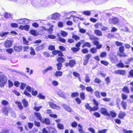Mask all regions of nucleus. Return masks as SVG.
Returning <instances> with one entry per match:
<instances>
[{"mask_svg":"<svg viewBox=\"0 0 133 133\" xmlns=\"http://www.w3.org/2000/svg\"><path fill=\"white\" fill-rule=\"evenodd\" d=\"M77 123L76 121H74L71 124V126L74 128H76L77 127Z\"/></svg>","mask_w":133,"mask_h":133,"instance_id":"obj_63","label":"nucleus"},{"mask_svg":"<svg viewBox=\"0 0 133 133\" xmlns=\"http://www.w3.org/2000/svg\"><path fill=\"white\" fill-rule=\"evenodd\" d=\"M114 73L116 74H119L120 75L124 76L125 75L126 71L123 69H118L115 71Z\"/></svg>","mask_w":133,"mask_h":133,"instance_id":"obj_9","label":"nucleus"},{"mask_svg":"<svg viewBox=\"0 0 133 133\" xmlns=\"http://www.w3.org/2000/svg\"><path fill=\"white\" fill-rule=\"evenodd\" d=\"M93 43L94 45H96V48L97 49H99L101 48L102 46V45L101 44H99V42L98 41H94L93 42Z\"/></svg>","mask_w":133,"mask_h":133,"instance_id":"obj_17","label":"nucleus"},{"mask_svg":"<svg viewBox=\"0 0 133 133\" xmlns=\"http://www.w3.org/2000/svg\"><path fill=\"white\" fill-rule=\"evenodd\" d=\"M115 44L117 46H121L119 48V52H117V55L119 57H126L127 55V54L124 52V48L123 46H122L123 43L121 42H119L118 41L115 42Z\"/></svg>","mask_w":133,"mask_h":133,"instance_id":"obj_2","label":"nucleus"},{"mask_svg":"<svg viewBox=\"0 0 133 133\" xmlns=\"http://www.w3.org/2000/svg\"><path fill=\"white\" fill-rule=\"evenodd\" d=\"M126 115V114L125 112L122 111H120L118 114V117L120 119H123Z\"/></svg>","mask_w":133,"mask_h":133,"instance_id":"obj_16","label":"nucleus"},{"mask_svg":"<svg viewBox=\"0 0 133 133\" xmlns=\"http://www.w3.org/2000/svg\"><path fill=\"white\" fill-rule=\"evenodd\" d=\"M122 131L123 133H132L133 132L131 130H128L125 129H123Z\"/></svg>","mask_w":133,"mask_h":133,"instance_id":"obj_64","label":"nucleus"},{"mask_svg":"<svg viewBox=\"0 0 133 133\" xmlns=\"http://www.w3.org/2000/svg\"><path fill=\"white\" fill-rule=\"evenodd\" d=\"M30 50L31 51L30 52V54L31 55L34 56L36 55L35 51L32 47H31L30 48Z\"/></svg>","mask_w":133,"mask_h":133,"instance_id":"obj_39","label":"nucleus"},{"mask_svg":"<svg viewBox=\"0 0 133 133\" xmlns=\"http://www.w3.org/2000/svg\"><path fill=\"white\" fill-rule=\"evenodd\" d=\"M80 49L79 48H77V47H74L71 48V50L73 52L75 53L78 51Z\"/></svg>","mask_w":133,"mask_h":133,"instance_id":"obj_46","label":"nucleus"},{"mask_svg":"<svg viewBox=\"0 0 133 133\" xmlns=\"http://www.w3.org/2000/svg\"><path fill=\"white\" fill-rule=\"evenodd\" d=\"M72 38L76 41L80 39L79 37L77 35H73L72 36Z\"/></svg>","mask_w":133,"mask_h":133,"instance_id":"obj_60","label":"nucleus"},{"mask_svg":"<svg viewBox=\"0 0 133 133\" xmlns=\"http://www.w3.org/2000/svg\"><path fill=\"white\" fill-rule=\"evenodd\" d=\"M121 105L123 108V109L125 110L127 108V103L123 101H122L121 102Z\"/></svg>","mask_w":133,"mask_h":133,"instance_id":"obj_30","label":"nucleus"},{"mask_svg":"<svg viewBox=\"0 0 133 133\" xmlns=\"http://www.w3.org/2000/svg\"><path fill=\"white\" fill-rule=\"evenodd\" d=\"M109 58L113 63H115L118 61L117 56L115 55L114 53H111L109 55Z\"/></svg>","mask_w":133,"mask_h":133,"instance_id":"obj_5","label":"nucleus"},{"mask_svg":"<svg viewBox=\"0 0 133 133\" xmlns=\"http://www.w3.org/2000/svg\"><path fill=\"white\" fill-rule=\"evenodd\" d=\"M19 24H28L29 22V20L26 18L21 19L19 20Z\"/></svg>","mask_w":133,"mask_h":133,"instance_id":"obj_19","label":"nucleus"},{"mask_svg":"<svg viewBox=\"0 0 133 133\" xmlns=\"http://www.w3.org/2000/svg\"><path fill=\"white\" fill-rule=\"evenodd\" d=\"M7 79L4 75H0V87H2L6 83Z\"/></svg>","mask_w":133,"mask_h":133,"instance_id":"obj_4","label":"nucleus"},{"mask_svg":"<svg viewBox=\"0 0 133 133\" xmlns=\"http://www.w3.org/2000/svg\"><path fill=\"white\" fill-rule=\"evenodd\" d=\"M1 104L3 105H6L8 104L9 102L5 100H3L2 101Z\"/></svg>","mask_w":133,"mask_h":133,"instance_id":"obj_55","label":"nucleus"},{"mask_svg":"<svg viewBox=\"0 0 133 133\" xmlns=\"http://www.w3.org/2000/svg\"><path fill=\"white\" fill-rule=\"evenodd\" d=\"M94 33L97 36H101L102 35V33L101 31L99 30H96L94 31Z\"/></svg>","mask_w":133,"mask_h":133,"instance_id":"obj_23","label":"nucleus"},{"mask_svg":"<svg viewBox=\"0 0 133 133\" xmlns=\"http://www.w3.org/2000/svg\"><path fill=\"white\" fill-rule=\"evenodd\" d=\"M52 17V18L53 19H57L59 17V14L57 13L54 14H53Z\"/></svg>","mask_w":133,"mask_h":133,"instance_id":"obj_35","label":"nucleus"},{"mask_svg":"<svg viewBox=\"0 0 133 133\" xmlns=\"http://www.w3.org/2000/svg\"><path fill=\"white\" fill-rule=\"evenodd\" d=\"M37 97L39 98L42 99H44L45 98V97L41 93H39Z\"/></svg>","mask_w":133,"mask_h":133,"instance_id":"obj_62","label":"nucleus"},{"mask_svg":"<svg viewBox=\"0 0 133 133\" xmlns=\"http://www.w3.org/2000/svg\"><path fill=\"white\" fill-rule=\"evenodd\" d=\"M83 13L84 15L87 16H89L91 14V12L90 11H84L83 12Z\"/></svg>","mask_w":133,"mask_h":133,"instance_id":"obj_56","label":"nucleus"},{"mask_svg":"<svg viewBox=\"0 0 133 133\" xmlns=\"http://www.w3.org/2000/svg\"><path fill=\"white\" fill-rule=\"evenodd\" d=\"M90 52L93 54H95L97 52V49L95 48H92L90 50Z\"/></svg>","mask_w":133,"mask_h":133,"instance_id":"obj_47","label":"nucleus"},{"mask_svg":"<svg viewBox=\"0 0 133 133\" xmlns=\"http://www.w3.org/2000/svg\"><path fill=\"white\" fill-rule=\"evenodd\" d=\"M68 34L67 33L64 31H62L61 32V34L63 37H66L67 36Z\"/></svg>","mask_w":133,"mask_h":133,"instance_id":"obj_51","label":"nucleus"},{"mask_svg":"<svg viewBox=\"0 0 133 133\" xmlns=\"http://www.w3.org/2000/svg\"><path fill=\"white\" fill-rule=\"evenodd\" d=\"M13 49L15 51L19 52L22 51L23 47L21 45H15L14 46Z\"/></svg>","mask_w":133,"mask_h":133,"instance_id":"obj_14","label":"nucleus"},{"mask_svg":"<svg viewBox=\"0 0 133 133\" xmlns=\"http://www.w3.org/2000/svg\"><path fill=\"white\" fill-rule=\"evenodd\" d=\"M116 116V113L114 111H110V113H108L107 116L109 117L114 118Z\"/></svg>","mask_w":133,"mask_h":133,"instance_id":"obj_18","label":"nucleus"},{"mask_svg":"<svg viewBox=\"0 0 133 133\" xmlns=\"http://www.w3.org/2000/svg\"><path fill=\"white\" fill-rule=\"evenodd\" d=\"M94 94L96 97L98 98H100L101 97L100 92L98 91H96Z\"/></svg>","mask_w":133,"mask_h":133,"instance_id":"obj_53","label":"nucleus"},{"mask_svg":"<svg viewBox=\"0 0 133 133\" xmlns=\"http://www.w3.org/2000/svg\"><path fill=\"white\" fill-rule=\"evenodd\" d=\"M89 39L91 41H97L98 38L96 37L91 36L90 37Z\"/></svg>","mask_w":133,"mask_h":133,"instance_id":"obj_58","label":"nucleus"},{"mask_svg":"<svg viewBox=\"0 0 133 133\" xmlns=\"http://www.w3.org/2000/svg\"><path fill=\"white\" fill-rule=\"evenodd\" d=\"M52 69V68L51 66H49L42 71L43 74H45L46 72L49 70H51Z\"/></svg>","mask_w":133,"mask_h":133,"instance_id":"obj_28","label":"nucleus"},{"mask_svg":"<svg viewBox=\"0 0 133 133\" xmlns=\"http://www.w3.org/2000/svg\"><path fill=\"white\" fill-rule=\"evenodd\" d=\"M49 104L50 107L52 108L53 109H61L60 107L59 106L57 105L56 104L54 103L51 102H48Z\"/></svg>","mask_w":133,"mask_h":133,"instance_id":"obj_12","label":"nucleus"},{"mask_svg":"<svg viewBox=\"0 0 133 133\" xmlns=\"http://www.w3.org/2000/svg\"><path fill=\"white\" fill-rule=\"evenodd\" d=\"M22 39L23 43L25 45H28L29 43V41H27L24 37H23Z\"/></svg>","mask_w":133,"mask_h":133,"instance_id":"obj_48","label":"nucleus"},{"mask_svg":"<svg viewBox=\"0 0 133 133\" xmlns=\"http://www.w3.org/2000/svg\"><path fill=\"white\" fill-rule=\"evenodd\" d=\"M12 41L10 40H6L5 41L4 45L5 48H10L12 46Z\"/></svg>","mask_w":133,"mask_h":133,"instance_id":"obj_10","label":"nucleus"},{"mask_svg":"<svg viewBox=\"0 0 133 133\" xmlns=\"http://www.w3.org/2000/svg\"><path fill=\"white\" fill-rule=\"evenodd\" d=\"M43 123H45L46 125H49L50 123V120L47 118H45L43 121H41Z\"/></svg>","mask_w":133,"mask_h":133,"instance_id":"obj_27","label":"nucleus"},{"mask_svg":"<svg viewBox=\"0 0 133 133\" xmlns=\"http://www.w3.org/2000/svg\"><path fill=\"white\" fill-rule=\"evenodd\" d=\"M12 15L7 12H5L4 14V17L6 18H9L11 17Z\"/></svg>","mask_w":133,"mask_h":133,"instance_id":"obj_33","label":"nucleus"},{"mask_svg":"<svg viewBox=\"0 0 133 133\" xmlns=\"http://www.w3.org/2000/svg\"><path fill=\"white\" fill-rule=\"evenodd\" d=\"M53 26H51L48 29H47V31H48V32L49 34H51L52 33L53 31Z\"/></svg>","mask_w":133,"mask_h":133,"instance_id":"obj_50","label":"nucleus"},{"mask_svg":"<svg viewBox=\"0 0 133 133\" xmlns=\"http://www.w3.org/2000/svg\"><path fill=\"white\" fill-rule=\"evenodd\" d=\"M105 81L107 84V85L109 84V83L110 82V77H107L105 79Z\"/></svg>","mask_w":133,"mask_h":133,"instance_id":"obj_54","label":"nucleus"},{"mask_svg":"<svg viewBox=\"0 0 133 133\" xmlns=\"http://www.w3.org/2000/svg\"><path fill=\"white\" fill-rule=\"evenodd\" d=\"M108 22L110 24H116L119 23V20L117 17H115L110 19Z\"/></svg>","mask_w":133,"mask_h":133,"instance_id":"obj_7","label":"nucleus"},{"mask_svg":"<svg viewBox=\"0 0 133 133\" xmlns=\"http://www.w3.org/2000/svg\"><path fill=\"white\" fill-rule=\"evenodd\" d=\"M128 77L133 78V69H132L130 70L128 73Z\"/></svg>","mask_w":133,"mask_h":133,"instance_id":"obj_40","label":"nucleus"},{"mask_svg":"<svg viewBox=\"0 0 133 133\" xmlns=\"http://www.w3.org/2000/svg\"><path fill=\"white\" fill-rule=\"evenodd\" d=\"M123 92L127 94H129L130 92V91L129 88L127 86H124L122 89Z\"/></svg>","mask_w":133,"mask_h":133,"instance_id":"obj_20","label":"nucleus"},{"mask_svg":"<svg viewBox=\"0 0 133 133\" xmlns=\"http://www.w3.org/2000/svg\"><path fill=\"white\" fill-rule=\"evenodd\" d=\"M93 115L96 117L99 118L101 117L100 114L98 112H97L94 113Z\"/></svg>","mask_w":133,"mask_h":133,"instance_id":"obj_61","label":"nucleus"},{"mask_svg":"<svg viewBox=\"0 0 133 133\" xmlns=\"http://www.w3.org/2000/svg\"><path fill=\"white\" fill-rule=\"evenodd\" d=\"M76 64V63L75 60L71 59L68 62L65 63L64 65L65 67L69 66L70 68H72L75 66Z\"/></svg>","mask_w":133,"mask_h":133,"instance_id":"obj_6","label":"nucleus"},{"mask_svg":"<svg viewBox=\"0 0 133 133\" xmlns=\"http://www.w3.org/2000/svg\"><path fill=\"white\" fill-rule=\"evenodd\" d=\"M52 55H56L58 54V56L60 57H63L64 56V55L62 52L59 50H55L52 51Z\"/></svg>","mask_w":133,"mask_h":133,"instance_id":"obj_11","label":"nucleus"},{"mask_svg":"<svg viewBox=\"0 0 133 133\" xmlns=\"http://www.w3.org/2000/svg\"><path fill=\"white\" fill-rule=\"evenodd\" d=\"M92 102L95 106L92 107L89 103H87L84 105V107L87 109L89 110L90 112L97 110L99 109V103L95 99H93Z\"/></svg>","mask_w":133,"mask_h":133,"instance_id":"obj_1","label":"nucleus"},{"mask_svg":"<svg viewBox=\"0 0 133 133\" xmlns=\"http://www.w3.org/2000/svg\"><path fill=\"white\" fill-rule=\"evenodd\" d=\"M100 62L102 64L106 66H107L109 64V63L107 61L104 60H101Z\"/></svg>","mask_w":133,"mask_h":133,"instance_id":"obj_42","label":"nucleus"},{"mask_svg":"<svg viewBox=\"0 0 133 133\" xmlns=\"http://www.w3.org/2000/svg\"><path fill=\"white\" fill-rule=\"evenodd\" d=\"M23 106L22 105V103L20 101H16L15 103L17 105L18 108L20 110H22L24 107L26 108L29 106V103L28 101L25 98L23 99L22 101Z\"/></svg>","mask_w":133,"mask_h":133,"instance_id":"obj_3","label":"nucleus"},{"mask_svg":"<svg viewBox=\"0 0 133 133\" xmlns=\"http://www.w3.org/2000/svg\"><path fill=\"white\" fill-rule=\"evenodd\" d=\"M91 46V45L90 43L89 42H86L82 46L83 48L85 47H87L88 48H90Z\"/></svg>","mask_w":133,"mask_h":133,"instance_id":"obj_41","label":"nucleus"},{"mask_svg":"<svg viewBox=\"0 0 133 133\" xmlns=\"http://www.w3.org/2000/svg\"><path fill=\"white\" fill-rule=\"evenodd\" d=\"M56 66H57V70H61V68L63 66L62 64L61 63H58L56 64Z\"/></svg>","mask_w":133,"mask_h":133,"instance_id":"obj_32","label":"nucleus"},{"mask_svg":"<svg viewBox=\"0 0 133 133\" xmlns=\"http://www.w3.org/2000/svg\"><path fill=\"white\" fill-rule=\"evenodd\" d=\"M57 128L60 130H63L64 129V127L62 124L58 123L57 124Z\"/></svg>","mask_w":133,"mask_h":133,"instance_id":"obj_37","label":"nucleus"},{"mask_svg":"<svg viewBox=\"0 0 133 133\" xmlns=\"http://www.w3.org/2000/svg\"><path fill=\"white\" fill-rule=\"evenodd\" d=\"M62 72L60 71H56L55 73V75L56 76H60L62 75Z\"/></svg>","mask_w":133,"mask_h":133,"instance_id":"obj_38","label":"nucleus"},{"mask_svg":"<svg viewBox=\"0 0 133 133\" xmlns=\"http://www.w3.org/2000/svg\"><path fill=\"white\" fill-rule=\"evenodd\" d=\"M57 61L58 63H63L65 61V59L62 57H58L57 59Z\"/></svg>","mask_w":133,"mask_h":133,"instance_id":"obj_22","label":"nucleus"},{"mask_svg":"<svg viewBox=\"0 0 133 133\" xmlns=\"http://www.w3.org/2000/svg\"><path fill=\"white\" fill-rule=\"evenodd\" d=\"M30 33L34 36H36L38 35L36 31L34 30H31L30 31Z\"/></svg>","mask_w":133,"mask_h":133,"instance_id":"obj_29","label":"nucleus"},{"mask_svg":"<svg viewBox=\"0 0 133 133\" xmlns=\"http://www.w3.org/2000/svg\"><path fill=\"white\" fill-rule=\"evenodd\" d=\"M107 56V53L105 52H102L100 55V56L102 58H103Z\"/></svg>","mask_w":133,"mask_h":133,"instance_id":"obj_43","label":"nucleus"},{"mask_svg":"<svg viewBox=\"0 0 133 133\" xmlns=\"http://www.w3.org/2000/svg\"><path fill=\"white\" fill-rule=\"evenodd\" d=\"M79 93L77 92H75L71 93V98H74L78 96Z\"/></svg>","mask_w":133,"mask_h":133,"instance_id":"obj_31","label":"nucleus"},{"mask_svg":"<svg viewBox=\"0 0 133 133\" xmlns=\"http://www.w3.org/2000/svg\"><path fill=\"white\" fill-rule=\"evenodd\" d=\"M9 33V32H1L0 33V37H2L5 36H6Z\"/></svg>","mask_w":133,"mask_h":133,"instance_id":"obj_36","label":"nucleus"},{"mask_svg":"<svg viewBox=\"0 0 133 133\" xmlns=\"http://www.w3.org/2000/svg\"><path fill=\"white\" fill-rule=\"evenodd\" d=\"M11 110V108L9 106V107H5L3 108L2 110V111L5 115L7 116L9 111Z\"/></svg>","mask_w":133,"mask_h":133,"instance_id":"obj_13","label":"nucleus"},{"mask_svg":"<svg viewBox=\"0 0 133 133\" xmlns=\"http://www.w3.org/2000/svg\"><path fill=\"white\" fill-rule=\"evenodd\" d=\"M34 115L39 120L42 121V117L40 113L35 112L34 113Z\"/></svg>","mask_w":133,"mask_h":133,"instance_id":"obj_21","label":"nucleus"},{"mask_svg":"<svg viewBox=\"0 0 133 133\" xmlns=\"http://www.w3.org/2000/svg\"><path fill=\"white\" fill-rule=\"evenodd\" d=\"M73 75L75 77L78 78L80 81H81V79L80 77L79 74V73H77L76 72L74 71L73 72Z\"/></svg>","mask_w":133,"mask_h":133,"instance_id":"obj_26","label":"nucleus"},{"mask_svg":"<svg viewBox=\"0 0 133 133\" xmlns=\"http://www.w3.org/2000/svg\"><path fill=\"white\" fill-rule=\"evenodd\" d=\"M80 96L82 100H84L85 98V94L84 92H82L80 93Z\"/></svg>","mask_w":133,"mask_h":133,"instance_id":"obj_44","label":"nucleus"},{"mask_svg":"<svg viewBox=\"0 0 133 133\" xmlns=\"http://www.w3.org/2000/svg\"><path fill=\"white\" fill-rule=\"evenodd\" d=\"M91 54H88L85 56L84 59V60L83 64L84 65H86L88 63L89 59L91 58Z\"/></svg>","mask_w":133,"mask_h":133,"instance_id":"obj_8","label":"nucleus"},{"mask_svg":"<svg viewBox=\"0 0 133 133\" xmlns=\"http://www.w3.org/2000/svg\"><path fill=\"white\" fill-rule=\"evenodd\" d=\"M49 133H57V130L52 127H50L49 129Z\"/></svg>","mask_w":133,"mask_h":133,"instance_id":"obj_24","label":"nucleus"},{"mask_svg":"<svg viewBox=\"0 0 133 133\" xmlns=\"http://www.w3.org/2000/svg\"><path fill=\"white\" fill-rule=\"evenodd\" d=\"M87 91L92 93L93 91V89L91 86L87 87L85 88Z\"/></svg>","mask_w":133,"mask_h":133,"instance_id":"obj_45","label":"nucleus"},{"mask_svg":"<svg viewBox=\"0 0 133 133\" xmlns=\"http://www.w3.org/2000/svg\"><path fill=\"white\" fill-rule=\"evenodd\" d=\"M44 46V45L43 44L39 45L36 48L35 50L36 51H39L43 49Z\"/></svg>","mask_w":133,"mask_h":133,"instance_id":"obj_25","label":"nucleus"},{"mask_svg":"<svg viewBox=\"0 0 133 133\" xmlns=\"http://www.w3.org/2000/svg\"><path fill=\"white\" fill-rule=\"evenodd\" d=\"M100 112L103 115L107 116L108 113L107 110L104 108H102L100 109Z\"/></svg>","mask_w":133,"mask_h":133,"instance_id":"obj_15","label":"nucleus"},{"mask_svg":"<svg viewBox=\"0 0 133 133\" xmlns=\"http://www.w3.org/2000/svg\"><path fill=\"white\" fill-rule=\"evenodd\" d=\"M116 66L117 67L120 68H123L125 66V65L123 63L120 62L117 63Z\"/></svg>","mask_w":133,"mask_h":133,"instance_id":"obj_34","label":"nucleus"},{"mask_svg":"<svg viewBox=\"0 0 133 133\" xmlns=\"http://www.w3.org/2000/svg\"><path fill=\"white\" fill-rule=\"evenodd\" d=\"M48 49L51 51H54L55 49V47L54 46L51 45L49 46Z\"/></svg>","mask_w":133,"mask_h":133,"instance_id":"obj_57","label":"nucleus"},{"mask_svg":"<svg viewBox=\"0 0 133 133\" xmlns=\"http://www.w3.org/2000/svg\"><path fill=\"white\" fill-rule=\"evenodd\" d=\"M101 79L97 78H95L94 80V82L95 83L98 84L101 83Z\"/></svg>","mask_w":133,"mask_h":133,"instance_id":"obj_59","label":"nucleus"},{"mask_svg":"<svg viewBox=\"0 0 133 133\" xmlns=\"http://www.w3.org/2000/svg\"><path fill=\"white\" fill-rule=\"evenodd\" d=\"M6 51L10 54H11L14 51L12 48H9L7 49L6 50Z\"/></svg>","mask_w":133,"mask_h":133,"instance_id":"obj_52","label":"nucleus"},{"mask_svg":"<svg viewBox=\"0 0 133 133\" xmlns=\"http://www.w3.org/2000/svg\"><path fill=\"white\" fill-rule=\"evenodd\" d=\"M58 40L59 41L63 43H65L66 42V40L64 38H62L61 37H58Z\"/></svg>","mask_w":133,"mask_h":133,"instance_id":"obj_49","label":"nucleus"}]
</instances>
